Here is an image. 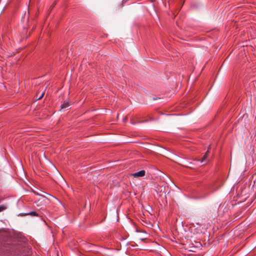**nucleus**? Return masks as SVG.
<instances>
[{
  "mask_svg": "<svg viewBox=\"0 0 256 256\" xmlns=\"http://www.w3.org/2000/svg\"><path fill=\"white\" fill-rule=\"evenodd\" d=\"M145 173L146 172H145V171L144 170H140V171H139L138 172L134 173L132 175L134 177V178L142 177V176H144L145 175Z\"/></svg>",
  "mask_w": 256,
  "mask_h": 256,
  "instance_id": "1",
  "label": "nucleus"
},
{
  "mask_svg": "<svg viewBox=\"0 0 256 256\" xmlns=\"http://www.w3.org/2000/svg\"><path fill=\"white\" fill-rule=\"evenodd\" d=\"M210 146L206 154L204 156L203 158H202V159L201 160V162H204V161H205L206 160L209 153L210 152Z\"/></svg>",
  "mask_w": 256,
  "mask_h": 256,
  "instance_id": "2",
  "label": "nucleus"
},
{
  "mask_svg": "<svg viewBox=\"0 0 256 256\" xmlns=\"http://www.w3.org/2000/svg\"><path fill=\"white\" fill-rule=\"evenodd\" d=\"M69 106V103L68 102H64L62 106H61V108H65Z\"/></svg>",
  "mask_w": 256,
  "mask_h": 256,
  "instance_id": "3",
  "label": "nucleus"
},
{
  "mask_svg": "<svg viewBox=\"0 0 256 256\" xmlns=\"http://www.w3.org/2000/svg\"><path fill=\"white\" fill-rule=\"evenodd\" d=\"M7 208L6 206L5 205L0 206V212L6 210Z\"/></svg>",
  "mask_w": 256,
  "mask_h": 256,
  "instance_id": "4",
  "label": "nucleus"
},
{
  "mask_svg": "<svg viewBox=\"0 0 256 256\" xmlns=\"http://www.w3.org/2000/svg\"><path fill=\"white\" fill-rule=\"evenodd\" d=\"M30 215L32 216H38V214L36 212H32L29 214Z\"/></svg>",
  "mask_w": 256,
  "mask_h": 256,
  "instance_id": "5",
  "label": "nucleus"
},
{
  "mask_svg": "<svg viewBox=\"0 0 256 256\" xmlns=\"http://www.w3.org/2000/svg\"><path fill=\"white\" fill-rule=\"evenodd\" d=\"M44 94V92H43V93L42 94V96H41L38 98V99L41 98L43 96Z\"/></svg>",
  "mask_w": 256,
  "mask_h": 256,
  "instance_id": "6",
  "label": "nucleus"
}]
</instances>
